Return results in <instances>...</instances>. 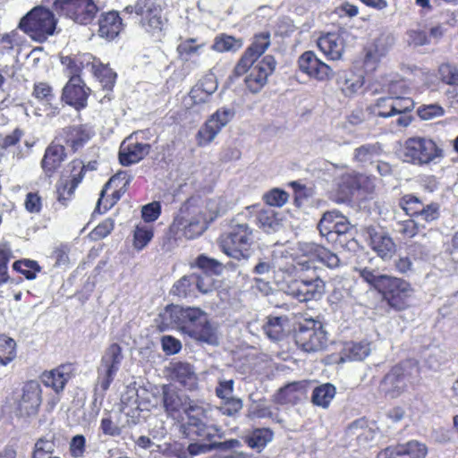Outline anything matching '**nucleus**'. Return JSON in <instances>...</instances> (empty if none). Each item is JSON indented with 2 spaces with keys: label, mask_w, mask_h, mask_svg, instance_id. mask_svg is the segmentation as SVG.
Segmentation results:
<instances>
[{
  "label": "nucleus",
  "mask_w": 458,
  "mask_h": 458,
  "mask_svg": "<svg viewBox=\"0 0 458 458\" xmlns=\"http://www.w3.org/2000/svg\"><path fill=\"white\" fill-rule=\"evenodd\" d=\"M225 212L219 199L203 201L198 198H191L181 207L174 217L172 230L188 240L195 239L207 230L209 223Z\"/></svg>",
  "instance_id": "obj_1"
},
{
  "label": "nucleus",
  "mask_w": 458,
  "mask_h": 458,
  "mask_svg": "<svg viewBox=\"0 0 458 458\" xmlns=\"http://www.w3.org/2000/svg\"><path fill=\"white\" fill-rule=\"evenodd\" d=\"M161 329L176 327L191 338L211 345L218 344L217 327L198 308L167 306L160 314Z\"/></svg>",
  "instance_id": "obj_2"
},
{
  "label": "nucleus",
  "mask_w": 458,
  "mask_h": 458,
  "mask_svg": "<svg viewBox=\"0 0 458 458\" xmlns=\"http://www.w3.org/2000/svg\"><path fill=\"white\" fill-rule=\"evenodd\" d=\"M255 230L246 223L233 221L229 231L219 238V245L227 256L241 260L248 259L251 255L255 242Z\"/></svg>",
  "instance_id": "obj_3"
},
{
  "label": "nucleus",
  "mask_w": 458,
  "mask_h": 458,
  "mask_svg": "<svg viewBox=\"0 0 458 458\" xmlns=\"http://www.w3.org/2000/svg\"><path fill=\"white\" fill-rule=\"evenodd\" d=\"M300 250L303 254V259H300L294 264L279 265L278 268L289 275H296L302 271L315 269V260L321 262L331 269L340 266L341 261L336 254L314 242L300 244Z\"/></svg>",
  "instance_id": "obj_4"
},
{
  "label": "nucleus",
  "mask_w": 458,
  "mask_h": 458,
  "mask_svg": "<svg viewBox=\"0 0 458 458\" xmlns=\"http://www.w3.org/2000/svg\"><path fill=\"white\" fill-rule=\"evenodd\" d=\"M56 19L53 12L42 6L33 8L20 21L19 27L38 42L47 40L55 32Z\"/></svg>",
  "instance_id": "obj_5"
},
{
  "label": "nucleus",
  "mask_w": 458,
  "mask_h": 458,
  "mask_svg": "<svg viewBox=\"0 0 458 458\" xmlns=\"http://www.w3.org/2000/svg\"><path fill=\"white\" fill-rule=\"evenodd\" d=\"M443 155L437 143L426 137H411L403 145V156L405 162L416 165H428L437 162Z\"/></svg>",
  "instance_id": "obj_6"
},
{
  "label": "nucleus",
  "mask_w": 458,
  "mask_h": 458,
  "mask_svg": "<svg viewBox=\"0 0 458 458\" xmlns=\"http://www.w3.org/2000/svg\"><path fill=\"white\" fill-rule=\"evenodd\" d=\"M380 291L388 305L396 310H403L410 306L414 289L404 279L389 276L384 284H379Z\"/></svg>",
  "instance_id": "obj_7"
},
{
  "label": "nucleus",
  "mask_w": 458,
  "mask_h": 458,
  "mask_svg": "<svg viewBox=\"0 0 458 458\" xmlns=\"http://www.w3.org/2000/svg\"><path fill=\"white\" fill-rule=\"evenodd\" d=\"M55 10L79 24L90 23L98 11L93 0H55Z\"/></svg>",
  "instance_id": "obj_8"
},
{
  "label": "nucleus",
  "mask_w": 458,
  "mask_h": 458,
  "mask_svg": "<svg viewBox=\"0 0 458 458\" xmlns=\"http://www.w3.org/2000/svg\"><path fill=\"white\" fill-rule=\"evenodd\" d=\"M296 344L307 352L324 350L327 345V332L318 321H307L301 324L295 334Z\"/></svg>",
  "instance_id": "obj_9"
},
{
  "label": "nucleus",
  "mask_w": 458,
  "mask_h": 458,
  "mask_svg": "<svg viewBox=\"0 0 458 458\" xmlns=\"http://www.w3.org/2000/svg\"><path fill=\"white\" fill-rule=\"evenodd\" d=\"M123 360L122 348L117 344L107 347L98 368V382L103 392H106L116 376Z\"/></svg>",
  "instance_id": "obj_10"
},
{
  "label": "nucleus",
  "mask_w": 458,
  "mask_h": 458,
  "mask_svg": "<svg viewBox=\"0 0 458 458\" xmlns=\"http://www.w3.org/2000/svg\"><path fill=\"white\" fill-rule=\"evenodd\" d=\"M235 112L230 107H221L205 123L197 134L198 144L206 146L211 143L221 130L234 117Z\"/></svg>",
  "instance_id": "obj_11"
},
{
  "label": "nucleus",
  "mask_w": 458,
  "mask_h": 458,
  "mask_svg": "<svg viewBox=\"0 0 458 458\" xmlns=\"http://www.w3.org/2000/svg\"><path fill=\"white\" fill-rule=\"evenodd\" d=\"M206 413L207 410L202 405L189 403V406L186 408L188 420L183 425L184 433L187 436H196L202 438H211L215 436L216 428L203 421Z\"/></svg>",
  "instance_id": "obj_12"
},
{
  "label": "nucleus",
  "mask_w": 458,
  "mask_h": 458,
  "mask_svg": "<svg viewBox=\"0 0 458 458\" xmlns=\"http://www.w3.org/2000/svg\"><path fill=\"white\" fill-rule=\"evenodd\" d=\"M149 393L145 388H137L136 384L126 386L121 396V411L133 420L138 419L140 412L148 409Z\"/></svg>",
  "instance_id": "obj_13"
},
{
  "label": "nucleus",
  "mask_w": 458,
  "mask_h": 458,
  "mask_svg": "<svg viewBox=\"0 0 458 458\" xmlns=\"http://www.w3.org/2000/svg\"><path fill=\"white\" fill-rule=\"evenodd\" d=\"M276 60L272 55H266L260 61L255 62L246 72V87L250 91L257 93L267 84V78L276 68Z\"/></svg>",
  "instance_id": "obj_14"
},
{
  "label": "nucleus",
  "mask_w": 458,
  "mask_h": 458,
  "mask_svg": "<svg viewBox=\"0 0 458 458\" xmlns=\"http://www.w3.org/2000/svg\"><path fill=\"white\" fill-rule=\"evenodd\" d=\"M270 46V33L262 32L254 37L253 42L246 49L241 59L234 67V74L242 76L246 73L249 68L258 61Z\"/></svg>",
  "instance_id": "obj_15"
},
{
  "label": "nucleus",
  "mask_w": 458,
  "mask_h": 458,
  "mask_svg": "<svg viewBox=\"0 0 458 458\" xmlns=\"http://www.w3.org/2000/svg\"><path fill=\"white\" fill-rule=\"evenodd\" d=\"M42 391L38 382L30 380L25 383L21 395L17 403V410L21 416H33L38 413L42 402Z\"/></svg>",
  "instance_id": "obj_16"
},
{
  "label": "nucleus",
  "mask_w": 458,
  "mask_h": 458,
  "mask_svg": "<svg viewBox=\"0 0 458 458\" xmlns=\"http://www.w3.org/2000/svg\"><path fill=\"white\" fill-rule=\"evenodd\" d=\"M394 42L395 38L393 34L388 32L381 33L365 50V66L374 70L382 58L389 53Z\"/></svg>",
  "instance_id": "obj_17"
},
{
  "label": "nucleus",
  "mask_w": 458,
  "mask_h": 458,
  "mask_svg": "<svg viewBox=\"0 0 458 458\" xmlns=\"http://www.w3.org/2000/svg\"><path fill=\"white\" fill-rule=\"evenodd\" d=\"M89 93L90 89L86 86L81 78L75 76L72 79H69L68 82L64 85L62 100L76 109H81L87 106Z\"/></svg>",
  "instance_id": "obj_18"
},
{
  "label": "nucleus",
  "mask_w": 458,
  "mask_h": 458,
  "mask_svg": "<svg viewBox=\"0 0 458 458\" xmlns=\"http://www.w3.org/2000/svg\"><path fill=\"white\" fill-rule=\"evenodd\" d=\"M411 382L410 376L403 366L394 367L383 378L380 389L392 398L400 395Z\"/></svg>",
  "instance_id": "obj_19"
},
{
  "label": "nucleus",
  "mask_w": 458,
  "mask_h": 458,
  "mask_svg": "<svg viewBox=\"0 0 458 458\" xmlns=\"http://www.w3.org/2000/svg\"><path fill=\"white\" fill-rule=\"evenodd\" d=\"M74 368L72 363H65L49 371L42 373L40 379L45 386L52 388L56 394L64 391L67 382L73 376Z\"/></svg>",
  "instance_id": "obj_20"
},
{
  "label": "nucleus",
  "mask_w": 458,
  "mask_h": 458,
  "mask_svg": "<svg viewBox=\"0 0 458 458\" xmlns=\"http://www.w3.org/2000/svg\"><path fill=\"white\" fill-rule=\"evenodd\" d=\"M298 64L302 72L319 81L327 80L332 75V69L311 51L303 53L298 60Z\"/></svg>",
  "instance_id": "obj_21"
},
{
  "label": "nucleus",
  "mask_w": 458,
  "mask_h": 458,
  "mask_svg": "<svg viewBox=\"0 0 458 458\" xmlns=\"http://www.w3.org/2000/svg\"><path fill=\"white\" fill-rule=\"evenodd\" d=\"M150 150V145L134 140L132 135L123 141L119 159L123 165H130L143 159Z\"/></svg>",
  "instance_id": "obj_22"
},
{
  "label": "nucleus",
  "mask_w": 458,
  "mask_h": 458,
  "mask_svg": "<svg viewBox=\"0 0 458 458\" xmlns=\"http://www.w3.org/2000/svg\"><path fill=\"white\" fill-rule=\"evenodd\" d=\"M62 142L58 141L56 137L45 151L41 160V168L46 176L51 177L66 158L65 148Z\"/></svg>",
  "instance_id": "obj_23"
},
{
  "label": "nucleus",
  "mask_w": 458,
  "mask_h": 458,
  "mask_svg": "<svg viewBox=\"0 0 458 458\" xmlns=\"http://www.w3.org/2000/svg\"><path fill=\"white\" fill-rule=\"evenodd\" d=\"M94 59L92 55L86 53L74 56H63L61 64L64 66V74L69 79H72L75 76L81 77L83 70L90 72L94 69Z\"/></svg>",
  "instance_id": "obj_24"
},
{
  "label": "nucleus",
  "mask_w": 458,
  "mask_h": 458,
  "mask_svg": "<svg viewBox=\"0 0 458 458\" xmlns=\"http://www.w3.org/2000/svg\"><path fill=\"white\" fill-rule=\"evenodd\" d=\"M386 458H424L427 448L424 444L412 440L389 446L383 452Z\"/></svg>",
  "instance_id": "obj_25"
},
{
  "label": "nucleus",
  "mask_w": 458,
  "mask_h": 458,
  "mask_svg": "<svg viewBox=\"0 0 458 458\" xmlns=\"http://www.w3.org/2000/svg\"><path fill=\"white\" fill-rule=\"evenodd\" d=\"M92 135V130L86 125L70 126L63 129L57 140L65 142L76 151L88 142Z\"/></svg>",
  "instance_id": "obj_26"
},
{
  "label": "nucleus",
  "mask_w": 458,
  "mask_h": 458,
  "mask_svg": "<svg viewBox=\"0 0 458 458\" xmlns=\"http://www.w3.org/2000/svg\"><path fill=\"white\" fill-rule=\"evenodd\" d=\"M98 35L107 40L114 39L123 30L122 19L115 11L102 13L98 21Z\"/></svg>",
  "instance_id": "obj_27"
},
{
  "label": "nucleus",
  "mask_w": 458,
  "mask_h": 458,
  "mask_svg": "<svg viewBox=\"0 0 458 458\" xmlns=\"http://www.w3.org/2000/svg\"><path fill=\"white\" fill-rule=\"evenodd\" d=\"M307 387L306 381L292 382L278 391L276 400L282 404H295L306 397Z\"/></svg>",
  "instance_id": "obj_28"
},
{
  "label": "nucleus",
  "mask_w": 458,
  "mask_h": 458,
  "mask_svg": "<svg viewBox=\"0 0 458 458\" xmlns=\"http://www.w3.org/2000/svg\"><path fill=\"white\" fill-rule=\"evenodd\" d=\"M369 244L374 251L377 253L382 259L391 257L395 251V244L393 239L383 231H376L370 229Z\"/></svg>",
  "instance_id": "obj_29"
},
{
  "label": "nucleus",
  "mask_w": 458,
  "mask_h": 458,
  "mask_svg": "<svg viewBox=\"0 0 458 458\" xmlns=\"http://www.w3.org/2000/svg\"><path fill=\"white\" fill-rule=\"evenodd\" d=\"M320 51L330 60H338L344 52V42L336 33H327L318 39Z\"/></svg>",
  "instance_id": "obj_30"
},
{
  "label": "nucleus",
  "mask_w": 458,
  "mask_h": 458,
  "mask_svg": "<svg viewBox=\"0 0 458 458\" xmlns=\"http://www.w3.org/2000/svg\"><path fill=\"white\" fill-rule=\"evenodd\" d=\"M257 223L266 233H274L283 228V215L271 208H263L257 215Z\"/></svg>",
  "instance_id": "obj_31"
},
{
  "label": "nucleus",
  "mask_w": 458,
  "mask_h": 458,
  "mask_svg": "<svg viewBox=\"0 0 458 458\" xmlns=\"http://www.w3.org/2000/svg\"><path fill=\"white\" fill-rule=\"evenodd\" d=\"M163 402L165 411L171 416H174L175 413L179 412L182 409L186 413V408L189 406V403H196L189 400L186 395H180L177 392L166 386L163 387Z\"/></svg>",
  "instance_id": "obj_32"
},
{
  "label": "nucleus",
  "mask_w": 458,
  "mask_h": 458,
  "mask_svg": "<svg viewBox=\"0 0 458 458\" xmlns=\"http://www.w3.org/2000/svg\"><path fill=\"white\" fill-rule=\"evenodd\" d=\"M174 379L189 390H193L198 385V377L193 367L186 362H178L173 369Z\"/></svg>",
  "instance_id": "obj_33"
},
{
  "label": "nucleus",
  "mask_w": 458,
  "mask_h": 458,
  "mask_svg": "<svg viewBox=\"0 0 458 458\" xmlns=\"http://www.w3.org/2000/svg\"><path fill=\"white\" fill-rule=\"evenodd\" d=\"M282 272V270H280ZM284 273V271H283ZM284 274L289 277L284 279L281 284V290L284 291L287 295L296 299L300 302L309 301L305 290V282L301 279L291 278L293 275H289L286 272ZM298 273L296 274V276ZM295 276V275H293Z\"/></svg>",
  "instance_id": "obj_34"
},
{
  "label": "nucleus",
  "mask_w": 458,
  "mask_h": 458,
  "mask_svg": "<svg viewBox=\"0 0 458 458\" xmlns=\"http://www.w3.org/2000/svg\"><path fill=\"white\" fill-rule=\"evenodd\" d=\"M336 390L334 385L330 383L322 384L317 386L311 395V402L314 405L327 408L334 399Z\"/></svg>",
  "instance_id": "obj_35"
},
{
  "label": "nucleus",
  "mask_w": 458,
  "mask_h": 458,
  "mask_svg": "<svg viewBox=\"0 0 458 458\" xmlns=\"http://www.w3.org/2000/svg\"><path fill=\"white\" fill-rule=\"evenodd\" d=\"M90 72L99 81L105 90H112L115 79L116 73L113 72L107 65L102 64L96 58L94 59V69L90 70Z\"/></svg>",
  "instance_id": "obj_36"
},
{
  "label": "nucleus",
  "mask_w": 458,
  "mask_h": 458,
  "mask_svg": "<svg viewBox=\"0 0 458 458\" xmlns=\"http://www.w3.org/2000/svg\"><path fill=\"white\" fill-rule=\"evenodd\" d=\"M273 436V431L269 428H256L246 437V442L250 448L261 451L272 441Z\"/></svg>",
  "instance_id": "obj_37"
},
{
  "label": "nucleus",
  "mask_w": 458,
  "mask_h": 458,
  "mask_svg": "<svg viewBox=\"0 0 458 458\" xmlns=\"http://www.w3.org/2000/svg\"><path fill=\"white\" fill-rule=\"evenodd\" d=\"M369 352L370 347L367 342L348 343L344 348V356L347 360H362Z\"/></svg>",
  "instance_id": "obj_38"
},
{
  "label": "nucleus",
  "mask_w": 458,
  "mask_h": 458,
  "mask_svg": "<svg viewBox=\"0 0 458 458\" xmlns=\"http://www.w3.org/2000/svg\"><path fill=\"white\" fill-rule=\"evenodd\" d=\"M382 149L379 143L363 144L354 149L353 160L358 163H366L371 161L374 157L380 155Z\"/></svg>",
  "instance_id": "obj_39"
},
{
  "label": "nucleus",
  "mask_w": 458,
  "mask_h": 458,
  "mask_svg": "<svg viewBox=\"0 0 458 458\" xmlns=\"http://www.w3.org/2000/svg\"><path fill=\"white\" fill-rule=\"evenodd\" d=\"M194 276L193 273L191 275H186L181 277L178 281L174 283L172 288V293L178 297H190L193 296L196 293L195 284H194Z\"/></svg>",
  "instance_id": "obj_40"
},
{
  "label": "nucleus",
  "mask_w": 458,
  "mask_h": 458,
  "mask_svg": "<svg viewBox=\"0 0 458 458\" xmlns=\"http://www.w3.org/2000/svg\"><path fill=\"white\" fill-rule=\"evenodd\" d=\"M286 323L287 318L285 317H270L263 329L271 340L277 341L283 336Z\"/></svg>",
  "instance_id": "obj_41"
},
{
  "label": "nucleus",
  "mask_w": 458,
  "mask_h": 458,
  "mask_svg": "<svg viewBox=\"0 0 458 458\" xmlns=\"http://www.w3.org/2000/svg\"><path fill=\"white\" fill-rule=\"evenodd\" d=\"M152 238V226L146 223L139 224L134 230L133 246L138 250H141L148 244Z\"/></svg>",
  "instance_id": "obj_42"
},
{
  "label": "nucleus",
  "mask_w": 458,
  "mask_h": 458,
  "mask_svg": "<svg viewBox=\"0 0 458 458\" xmlns=\"http://www.w3.org/2000/svg\"><path fill=\"white\" fill-rule=\"evenodd\" d=\"M337 81L345 95L356 93L363 85V78L352 73H343Z\"/></svg>",
  "instance_id": "obj_43"
},
{
  "label": "nucleus",
  "mask_w": 458,
  "mask_h": 458,
  "mask_svg": "<svg viewBox=\"0 0 458 458\" xmlns=\"http://www.w3.org/2000/svg\"><path fill=\"white\" fill-rule=\"evenodd\" d=\"M16 356V343L11 337L0 335V363L7 365Z\"/></svg>",
  "instance_id": "obj_44"
},
{
  "label": "nucleus",
  "mask_w": 458,
  "mask_h": 458,
  "mask_svg": "<svg viewBox=\"0 0 458 458\" xmlns=\"http://www.w3.org/2000/svg\"><path fill=\"white\" fill-rule=\"evenodd\" d=\"M205 47L204 43L197 44L196 39L189 38L182 41L177 47V51L183 60H189L195 55H199Z\"/></svg>",
  "instance_id": "obj_45"
},
{
  "label": "nucleus",
  "mask_w": 458,
  "mask_h": 458,
  "mask_svg": "<svg viewBox=\"0 0 458 458\" xmlns=\"http://www.w3.org/2000/svg\"><path fill=\"white\" fill-rule=\"evenodd\" d=\"M383 92H386L389 97L396 98L406 93L407 88L405 82L402 80L387 76L383 79Z\"/></svg>",
  "instance_id": "obj_46"
},
{
  "label": "nucleus",
  "mask_w": 458,
  "mask_h": 458,
  "mask_svg": "<svg viewBox=\"0 0 458 458\" xmlns=\"http://www.w3.org/2000/svg\"><path fill=\"white\" fill-rule=\"evenodd\" d=\"M195 290L201 293H209L216 289V280L213 275L206 272L193 273Z\"/></svg>",
  "instance_id": "obj_47"
},
{
  "label": "nucleus",
  "mask_w": 458,
  "mask_h": 458,
  "mask_svg": "<svg viewBox=\"0 0 458 458\" xmlns=\"http://www.w3.org/2000/svg\"><path fill=\"white\" fill-rule=\"evenodd\" d=\"M355 269H356V271L359 272L360 276L361 278H363L364 281L369 283L378 292L380 291L379 284H384L385 280L386 281L387 277L389 276L387 275H381L377 271H375L367 267H356Z\"/></svg>",
  "instance_id": "obj_48"
},
{
  "label": "nucleus",
  "mask_w": 458,
  "mask_h": 458,
  "mask_svg": "<svg viewBox=\"0 0 458 458\" xmlns=\"http://www.w3.org/2000/svg\"><path fill=\"white\" fill-rule=\"evenodd\" d=\"M55 442L51 438L40 437L34 445L32 458H52L55 452Z\"/></svg>",
  "instance_id": "obj_49"
},
{
  "label": "nucleus",
  "mask_w": 458,
  "mask_h": 458,
  "mask_svg": "<svg viewBox=\"0 0 458 458\" xmlns=\"http://www.w3.org/2000/svg\"><path fill=\"white\" fill-rule=\"evenodd\" d=\"M141 25L148 33L152 36H158L163 28L160 12L157 9L151 14L143 17Z\"/></svg>",
  "instance_id": "obj_50"
},
{
  "label": "nucleus",
  "mask_w": 458,
  "mask_h": 458,
  "mask_svg": "<svg viewBox=\"0 0 458 458\" xmlns=\"http://www.w3.org/2000/svg\"><path fill=\"white\" fill-rule=\"evenodd\" d=\"M302 280L305 282V293L307 294L309 301L318 300L322 297L325 291V283L321 278L316 276L310 279L302 278Z\"/></svg>",
  "instance_id": "obj_51"
},
{
  "label": "nucleus",
  "mask_w": 458,
  "mask_h": 458,
  "mask_svg": "<svg viewBox=\"0 0 458 458\" xmlns=\"http://www.w3.org/2000/svg\"><path fill=\"white\" fill-rule=\"evenodd\" d=\"M422 204V201L412 194H406L399 200V206L411 217L416 216Z\"/></svg>",
  "instance_id": "obj_52"
},
{
  "label": "nucleus",
  "mask_w": 458,
  "mask_h": 458,
  "mask_svg": "<svg viewBox=\"0 0 458 458\" xmlns=\"http://www.w3.org/2000/svg\"><path fill=\"white\" fill-rule=\"evenodd\" d=\"M195 264L200 269L199 272H206L213 275L219 274L222 271V264L219 261L205 255H199L197 258Z\"/></svg>",
  "instance_id": "obj_53"
},
{
  "label": "nucleus",
  "mask_w": 458,
  "mask_h": 458,
  "mask_svg": "<svg viewBox=\"0 0 458 458\" xmlns=\"http://www.w3.org/2000/svg\"><path fill=\"white\" fill-rule=\"evenodd\" d=\"M440 216V207L438 203L431 202L429 204H422L420 211L416 215V218L430 223L438 219Z\"/></svg>",
  "instance_id": "obj_54"
},
{
  "label": "nucleus",
  "mask_w": 458,
  "mask_h": 458,
  "mask_svg": "<svg viewBox=\"0 0 458 458\" xmlns=\"http://www.w3.org/2000/svg\"><path fill=\"white\" fill-rule=\"evenodd\" d=\"M13 269L21 272L29 280L35 279L37 273L40 271L38 264L30 259L16 261L13 263Z\"/></svg>",
  "instance_id": "obj_55"
},
{
  "label": "nucleus",
  "mask_w": 458,
  "mask_h": 458,
  "mask_svg": "<svg viewBox=\"0 0 458 458\" xmlns=\"http://www.w3.org/2000/svg\"><path fill=\"white\" fill-rule=\"evenodd\" d=\"M157 9L153 0H137L135 4L126 6L124 12L127 13H135L137 15L145 17Z\"/></svg>",
  "instance_id": "obj_56"
},
{
  "label": "nucleus",
  "mask_w": 458,
  "mask_h": 458,
  "mask_svg": "<svg viewBox=\"0 0 458 458\" xmlns=\"http://www.w3.org/2000/svg\"><path fill=\"white\" fill-rule=\"evenodd\" d=\"M242 46L241 42L231 36H221L216 38L213 48L217 52L235 51Z\"/></svg>",
  "instance_id": "obj_57"
},
{
  "label": "nucleus",
  "mask_w": 458,
  "mask_h": 458,
  "mask_svg": "<svg viewBox=\"0 0 458 458\" xmlns=\"http://www.w3.org/2000/svg\"><path fill=\"white\" fill-rule=\"evenodd\" d=\"M414 107V101L411 98L400 96L392 98L391 112L392 116L399 114H405Z\"/></svg>",
  "instance_id": "obj_58"
},
{
  "label": "nucleus",
  "mask_w": 458,
  "mask_h": 458,
  "mask_svg": "<svg viewBox=\"0 0 458 458\" xmlns=\"http://www.w3.org/2000/svg\"><path fill=\"white\" fill-rule=\"evenodd\" d=\"M391 106H392V98L383 97L379 98L376 104L371 106L369 109L371 112L380 117L388 118L392 116L391 112Z\"/></svg>",
  "instance_id": "obj_59"
},
{
  "label": "nucleus",
  "mask_w": 458,
  "mask_h": 458,
  "mask_svg": "<svg viewBox=\"0 0 458 458\" xmlns=\"http://www.w3.org/2000/svg\"><path fill=\"white\" fill-rule=\"evenodd\" d=\"M339 219H345L344 216H340L336 211H329L323 215L322 218L318 223V229L321 234H331L332 233V225L338 221Z\"/></svg>",
  "instance_id": "obj_60"
},
{
  "label": "nucleus",
  "mask_w": 458,
  "mask_h": 458,
  "mask_svg": "<svg viewBox=\"0 0 458 458\" xmlns=\"http://www.w3.org/2000/svg\"><path fill=\"white\" fill-rule=\"evenodd\" d=\"M265 202L270 207H282L288 200V194L284 191L273 189L263 196Z\"/></svg>",
  "instance_id": "obj_61"
},
{
  "label": "nucleus",
  "mask_w": 458,
  "mask_h": 458,
  "mask_svg": "<svg viewBox=\"0 0 458 458\" xmlns=\"http://www.w3.org/2000/svg\"><path fill=\"white\" fill-rule=\"evenodd\" d=\"M440 79L446 84L458 85V68L449 64H443L438 69Z\"/></svg>",
  "instance_id": "obj_62"
},
{
  "label": "nucleus",
  "mask_w": 458,
  "mask_h": 458,
  "mask_svg": "<svg viewBox=\"0 0 458 458\" xmlns=\"http://www.w3.org/2000/svg\"><path fill=\"white\" fill-rule=\"evenodd\" d=\"M394 229L404 237L411 238L419 233L420 225L414 219H407L397 222Z\"/></svg>",
  "instance_id": "obj_63"
},
{
  "label": "nucleus",
  "mask_w": 458,
  "mask_h": 458,
  "mask_svg": "<svg viewBox=\"0 0 458 458\" xmlns=\"http://www.w3.org/2000/svg\"><path fill=\"white\" fill-rule=\"evenodd\" d=\"M69 452L73 458H82L86 452V438L82 435L74 436L69 445Z\"/></svg>",
  "instance_id": "obj_64"
}]
</instances>
